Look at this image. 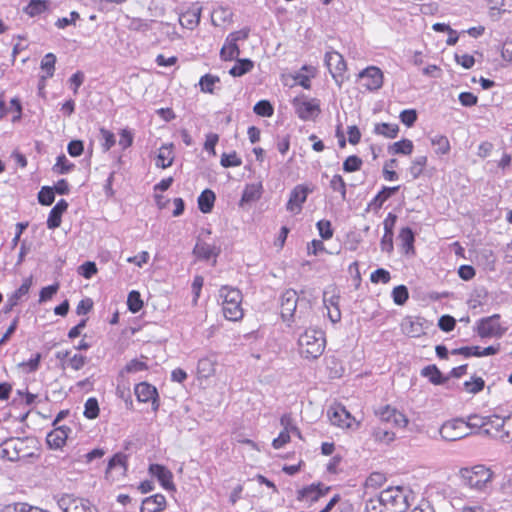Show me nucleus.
Listing matches in <instances>:
<instances>
[{"instance_id": "44", "label": "nucleus", "mask_w": 512, "mask_h": 512, "mask_svg": "<svg viewBox=\"0 0 512 512\" xmlns=\"http://www.w3.org/2000/svg\"><path fill=\"white\" fill-rule=\"evenodd\" d=\"M485 387V381L480 376H473L470 380L463 383V388L468 394H477Z\"/></svg>"}, {"instance_id": "38", "label": "nucleus", "mask_w": 512, "mask_h": 512, "mask_svg": "<svg viewBox=\"0 0 512 512\" xmlns=\"http://www.w3.org/2000/svg\"><path fill=\"white\" fill-rule=\"evenodd\" d=\"M254 68L252 60L244 58L237 59L235 65L229 70V74L233 77H241L250 72Z\"/></svg>"}, {"instance_id": "30", "label": "nucleus", "mask_w": 512, "mask_h": 512, "mask_svg": "<svg viewBox=\"0 0 512 512\" xmlns=\"http://www.w3.org/2000/svg\"><path fill=\"white\" fill-rule=\"evenodd\" d=\"M199 22L200 12L195 9H188L179 16V23L185 29L193 30L198 26Z\"/></svg>"}, {"instance_id": "62", "label": "nucleus", "mask_w": 512, "mask_h": 512, "mask_svg": "<svg viewBox=\"0 0 512 512\" xmlns=\"http://www.w3.org/2000/svg\"><path fill=\"white\" fill-rule=\"evenodd\" d=\"M399 118L405 126L412 127L417 121L418 115L415 109H405L400 113Z\"/></svg>"}, {"instance_id": "31", "label": "nucleus", "mask_w": 512, "mask_h": 512, "mask_svg": "<svg viewBox=\"0 0 512 512\" xmlns=\"http://www.w3.org/2000/svg\"><path fill=\"white\" fill-rule=\"evenodd\" d=\"M215 200V193L210 189H205L201 192L197 200L199 210L204 214L210 213L213 210Z\"/></svg>"}, {"instance_id": "43", "label": "nucleus", "mask_w": 512, "mask_h": 512, "mask_svg": "<svg viewBox=\"0 0 512 512\" xmlns=\"http://www.w3.org/2000/svg\"><path fill=\"white\" fill-rule=\"evenodd\" d=\"M1 512H48L24 502H16L5 505Z\"/></svg>"}, {"instance_id": "29", "label": "nucleus", "mask_w": 512, "mask_h": 512, "mask_svg": "<svg viewBox=\"0 0 512 512\" xmlns=\"http://www.w3.org/2000/svg\"><path fill=\"white\" fill-rule=\"evenodd\" d=\"M399 186L383 187L369 203V207L374 210L380 209L383 204L399 190Z\"/></svg>"}, {"instance_id": "49", "label": "nucleus", "mask_w": 512, "mask_h": 512, "mask_svg": "<svg viewBox=\"0 0 512 512\" xmlns=\"http://www.w3.org/2000/svg\"><path fill=\"white\" fill-rule=\"evenodd\" d=\"M374 441L389 444L394 441L395 433L382 427H377L372 433Z\"/></svg>"}, {"instance_id": "34", "label": "nucleus", "mask_w": 512, "mask_h": 512, "mask_svg": "<svg viewBox=\"0 0 512 512\" xmlns=\"http://www.w3.org/2000/svg\"><path fill=\"white\" fill-rule=\"evenodd\" d=\"M220 82L219 76L207 73L199 79L200 91L205 94H214L216 86L220 84Z\"/></svg>"}, {"instance_id": "45", "label": "nucleus", "mask_w": 512, "mask_h": 512, "mask_svg": "<svg viewBox=\"0 0 512 512\" xmlns=\"http://www.w3.org/2000/svg\"><path fill=\"white\" fill-rule=\"evenodd\" d=\"M428 162L427 156L416 157L409 167V173L413 179H417L423 173Z\"/></svg>"}, {"instance_id": "57", "label": "nucleus", "mask_w": 512, "mask_h": 512, "mask_svg": "<svg viewBox=\"0 0 512 512\" xmlns=\"http://www.w3.org/2000/svg\"><path fill=\"white\" fill-rule=\"evenodd\" d=\"M319 235L323 240H329L333 237L334 230L329 220L322 219L316 223Z\"/></svg>"}, {"instance_id": "16", "label": "nucleus", "mask_w": 512, "mask_h": 512, "mask_svg": "<svg viewBox=\"0 0 512 512\" xmlns=\"http://www.w3.org/2000/svg\"><path fill=\"white\" fill-rule=\"evenodd\" d=\"M293 106L298 117L304 121L317 117L321 112L319 100L316 98L309 100L296 98L293 100Z\"/></svg>"}, {"instance_id": "33", "label": "nucleus", "mask_w": 512, "mask_h": 512, "mask_svg": "<svg viewBox=\"0 0 512 512\" xmlns=\"http://www.w3.org/2000/svg\"><path fill=\"white\" fill-rule=\"evenodd\" d=\"M263 192L261 182L247 184L242 193L241 202L251 203L260 199Z\"/></svg>"}, {"instance_id": "20", "label": "nucleus", "mask_w": 512, "mask_h": 512, "mask_svg": "<svg viewBox=\"0 0 512 512\" xmlns=\"http://www.w3.org/2000/svg\"><path fill=\"white\" fill-rule=\"evenodd\" d=\"M128 470V456L124 453H116L109 460L106 470L107 477L114 478V474L125 476Z\"/></svg>"}, {"instance_id": "64", "label": "nucleus", "mask_w": 512, "mask_h": 512, "mask_svg": "<svg viewBox=\"0 0 512 512\" xmlns=\"http://www.w3.org/2000/svg\"><path fill=\"white\" fill-rule=\"evenodd\" d=\"M343 457L339 454L334 455L326 465V470L330 474H338L342 471Z\"/></svg>"}, {"instance_id": "28", "label": "nucleus", "mask_w": 512, "mask_h": 512, "mask_svg": "<svg viewBox=\"0 0 512 512\" xmlns=\"http://www.w3.org/2000/svg\"><path fill=\"white\" fill-rule=\"evenodd\" d=\"M399 125L396 123L381 122L376 123L373 132L376 135L382 136L387 139H394L398 136Z\"/></svg>"}, {"instance_id": "48", "label": "nucleus", "mask_w": 512, "mask_h": 512, "mask_svg": "<svg viewBox=\"0 0 512 512\" xmlns=\"http://www.w3.org/2000/svg\"><path fill=\"white\" fill-rule=\"evenodd\" d=\"M220 164L224 168L239 167L242 165V159L236 151L223 153L221 155Z\"/></svg>"}, {"instance_id": "37", "label": "nucleus", "mask_w": 512, "mask_h": 512, "mask_svg": "<svg viewBox=\"0 0 512 512\" xmlns=\"http://www.w3.org/2000/svg\"><path fill=\"white\" fill-rule=\"evenodd\" d=\"M325 307L327 308V315L333 323L341 320V311L339 308V296H332L324 300Z\"/></svg>"}, {"instance_id": "59", "label": "nucleus", "mask_w": 512, "mask_h": 512, "mask_svg": "<svg viewBox=\"0 0 512 512\" xmlns=\"http://www.w3.org/2000/svg\"><path fill=\"white\" fill-rule=\"evenodd\" d=\"M55 200V193L53 188L44 186L41 188V190L38 193V201L40 204L49 206L51 205Z\"/></svg>"}, {"instance_id": "54", "label": "nucleus", "mask_w": 512, "mask_h": 512, "mask_svg": "<svg viewBox=\"0 0 512 512\" xmlns=\"http://www.w3.org/2000/svg\"><path fill=\"white\" fill-rule=\"evenodd\" d=\"M127 306L132 313H137L143 308V301L138 291L133 290L128 294Z\"/></svg>"}, {"instance_id": "32", "label": "nucleus", "mask_w": 512, "mask_h": 512, "mask_svg": "<svg viewBox=\"0 0 512 512\" xmlns=\"http://www.w3.org/2000/svg\"><path fill=\"white\" fill-rule=\"evenodd\" d=\"M32 285V277L25 278L20 287L15 290L8 298L9 309L16 306L19 301L29 293Z\"/></svg>"}, {"instance_id": "17", "label": "nucleus", "mask_w": 512, "mask_h": 512, "mask_svg": "<svg viewBox=\"0 0 512 512\" xmlns=\"http://www.w3.org/2000/svg\"><path fill=\"white\" fill-rule=\"evenodd\" d=\"M375 414L382 422L391 423L397 428H405L408 424V419L405 414L391 405H385L379 408Z\"/></svg>"}, {"instance_id": "24", "label": "nucleus", "mask_w": 512, "mask_h": 512, "mask_svg": "<svg viewBox=\"0 0 512 512\" xmlns=\"http://www.w3.org/2000/svg\"><path fill=\"white\" fill-rule=\"evenodd\" d=\"M220 252V246L204 241H198L193 249L194 255L202 260H210L213 258L214 261H216V258L219 256Z\"/></svg>"}, {"instance_id": "53", "label": "nucleus", "mask_w": 512, "mask_h": 512, "mask_svg": "<svg viewBox=\"0 0 512 512\" xmlns=\"http://www.w3.org/2000/svg\"><path fill=\"white\" fill-rule=\"evenodd\" d=\"M302 70L308 72L309 74L308 75L299 74L296 77V81L304 89H310L311 88V78H313L315 76L316 69L312 66L304 65L302 67Z\"/></svg>"}, {"instance_id": "19", "label": "nucleus", "mask_w": 512, "mask_h": 512, "mask_svg": "<svg viewBox=\"0 0 512 512\" xmlns=\"http://www.w3.org/2000/svg\"><path fill=\"white\" fill-rule=\"evenodd\" d=\"M218 361L215 354L201 357L197 362L196 376L198 379H209L216 374Z\"/></svg>"}, {"instance_id": "47", "label": "nucleus", "mask_w": 512, "mask_h": 512, "mask_svg": "<svg viewBox=\"0 0 512 512\" xmlns=\"http://www.w3.org/2000/svg\"><path fill=\"white\" fill-rule=\"evenodd\" d=\"M386 480L387 479L384 473L373 472L367 477L364 485L366 489L376 490L383 486Z\"/></svg>"}, {"instance_id": "5", "label": "nucleus", "mask_w": 512, "mask_h": 512, "mask_svg": "<svg viewBox=\"0 0 512 512\" xmlns=\"http://www.w3.org/2000/svg\"><path fill=\"white\" fill-rule=\"evenodd\" d=\"M471 434H473V429L470 425V416L467 420L450 419L444 422L440 428V435L446 441H457Z\"/></svg>"}, {"instance_id": "63", "label": "nucleus", "mask_w": 512, "mask_h": 512, "mask_svg": "<svg viewBox=\"0 0 512 512\" xmlns=\"http://www.w3.org/2000/svg\"><path fill=\"white\" fill-rule=\"evenodd\" d=\"M219 142V135L216 133H208L204 142V149L212 156H216V145Z\"/></svg>"}, {"instance_id": "7", "label": "nucleus", "mask_w": 512, "mask_h": 512, "mask_svg": "<svg viewBox=\"0 0 512 512\" xmlns=\"http://www.w3.org/2000/svg\"><path fill=\"white\" fill-rule=\"evenodd\" d=\"M250 29L243 28L238 31L231 32L225 39L224 45L220 49V58L222 61H232L240 55L238 46L239 41H244L249 37Z\"/></svg>"}, {"instance_id": "10", "label": "nucleus", "mask_w": 512, "mask_h": 512, "mask_svg": "<svg viewBox=\"0 0 512 512\" xmlns=\"http://www.w3.org/2000/svg\"><path fill=\"white\" fill-rule=\"evenodd\" d=\"M477 334L481 338L501 337L507 331L500 322V315L494 314L482 318L477 323Z\"/></svg>"}, {"instance_id": "6", "label": "nucleus", "mask_w": 512, "mask_h": 512, "mask_svg": "<svg viewBox=\"0 0 512 512\" xmlns=\"http://www.w3.org/2000/svg\"><path fill=\"white\" fill-rule=\"evenodd\" d=\"M499 415L482 416L478 414L470 415V425L473 434L484 435L499 440Z\"/></svg>"}, {"instance_id": "23", "label": "nucleus", "mask_w": 512, "mask_h": 512, "mask_svg": "<svg viewBox=\"0 0 512 512\" xmlns=\"http://www.w3.org/2000/svg\"><path fill=\"white\" fill-rule=\"evenodd\" d=\"M167 500L163 494L156 493L142 500L140 512H163L166 509Z\"/></svg>"}, {"instance_id": "1", "label": "nucleus", "mask_w": 512, "mask_h": 512, "mask_svg": "<svg viewBox=\"0 0 512 512\" xmlns=\"http://www.w3.org/2000/svg\"><path fill=\"white\" fill-rule=\"evenodd\" d=\"M407 496L400 486L388 487L377 497L370 498L365 505L366 512H406Z\"/></svg>"}, {"instance_id": "21", "label": "nucleus", "mask_w": 512, "mask_h": 512, "mask_svg": "<svg viewBox=\"0 0 512 512\" xmlns=\"http://www.w3.org/2000/svg\"><path fill=\"white\" fill-rule=\"evenodd\" d=\"M71 429L68 426L62 425L54 428L47 434L46 442L50 448L61 449L65 446Z\"/></svg>"}, {"instance_id": "40", "label": "nucleus", "mask_w": 512, "mask_h": 512, "mask_svg": "<svg viewBox=\"0 0 512 512\" xmlns=\"http://www.w3.org/2000/svg\"><path fill=\"white\" fill-rule=\"evenodd\" d=\"M432 146L435 147V153L439 156L449 154L451 145L449 139L445 135H436L431 139Z\"/></svg>"}, {"instance_id": "35", "label": "nucleus", "mask_w": 512, "mask_h": 512, "mask_svg": "<svg viewBox=\"0 0 512 512\" xmlns=\"http://www.w3.org/2000/svg\"><path fill=\"white\" fill-rule=\"evenodd\" d=\"M56 56L53 53H47L41 61V69L44 74L41 76L42 87L45 85V80L53 77L55 72Z\"/></svg>"}, {"instance_id": "13", "label": "nucleus", "mask_w": 512, "mask_h": 512, "mask_svg": "<svg viewBox=\"0 0 512 512\" xmlns=\"http://www.w3.org/2000/svg\"><path fill=\"white\" fill-rule=\"evenodd\" d=\"M148 472L152 477H155L160 486L168 492H176V485L174 483V476L170 469L162 464L153 463L148 467Z\"/></svg>"}, {"instance_id": "2", "label": "nucleus", "mask_w": 512, "mask_h": 512, "mask_svg": "<svg viewBox=\"0 0 512 512\" xmlns=\"http://www.w3.org/2000/svg\"><path fill=\"white\" fill-rule=\"evenodd\" d=\"M463 484L469 489L485 491L494 479L492 469L484 464L464 467L459 470Z\"/></svg>"}, {"instance_id": "36", "label": "nucleus", "mask_w": 512, "mask_h": 512, "mask_svg": "<svg viewBox=\"0 0 512 512\" xmlns=\"http://www.w3.org/2000/svg\"><path fill=\"white\" fill-rule=\"evenodd\" d=\"M499 440L502 442L512 441V415L499 416Z\"/></svg>"}, {"instance_id": "4", "label": "nucleus", "mask_w": 512, "mask_h": 512, "mask_svg": "<svg viewBox=\"0 0 512 512\" xmlns=\"http://www.w3.org/2000/svg\"><path fill=\"white\" fill-rule=\"evenodd\" d=\"M326 347L324 332L316 329L305 330L298 339L299 353L306 359L319 358Z\"/></svg>"}, {"instance_id": "58", "label": "nucleus", "mask_w": 512, "mask_h": 512, "mask_svg": "<svg viewBox=\"0 0 512 512\" xmlns=\"http://www.w3.org/2000/svg\"><path fill=\"white\" fill-rule=\"evenodd\" d=\"M391 280V274L384 268H378L370 275V281L374 284L383 283L387 284Z\"/></svg>"}, {"instance_id": "3", "label": "nucleus", "mask_w": 512, "mask_h": 512, "mask_svg": "<svg viewBox=\"0 0 512 512\" xmlns=\"http://www.w3.org/2000/svg\"><path fill=\"white\" fill-rule=\"evenodd\" d=\"M219 298L221 300L223 315L227 320L236 322L243 318V295L238 288L228 285L222 286L219 290Z\"/></svg>"}, {"instance_id": "39", "label": "nucleus", "mask_w": 512, "mask_h": 512, "mask_svg": "<svg viewBox=\"0 0 512 512\" xmlns=\"http://www.w3.org/2000/svg\"><path fill=\"white\" fill-rule=\"evenodd\" d=\"M413 149H414L413 142L410 139L404 138L397 142H394L389 147V153L410 155V154H412Z\"/></svg>"}, {"instance_id": "11", "label": "nucleus", "mask_w": 512, "mask_h": 512, "mask_svg": "<svg viewBox=\"0 0 512 512\" xmlns=\"http://www.w3.org/2000/svg\"><path fill=\"white\" fill-rule=\"evenodd\" d=\"M330 490L331 487L326 486L322 482L312 483L297 491V500L312 505L326 496Z\"/></svg>"}, {"instance_id": "56", "label": "nucleus", "mask_w": 512, "mask_h": 512, "mask_svg": "<svg viewBox=\"0 0 512 512\" xmlns=\"http://www.w3.org/2000/svg\"><path fill=\"white\" fill-rule=\"evenodd\" d=\"M73 168L74 164L71 163L64 154H62L57 157L53 170L58 174H66Z\"/></svg>"}, {"instance_id": "55", "label": "nucleus", "mask_w": 512, "mask_h": 512, "mask_svg": "<svg viewBox=\"0 0 512 512\" xmlns=\"http://www.w3.org/2000/svg\"><path fill=\"white\" fill-rule=\"evenodd\" d=\"M253 111L261 117H271L274 114V108L268 100L258 101L254 105Z\"/></svg>"}, {"instance_id": "27", "label": "nucleus", "mask_w": 512, "mask_h": 512, "mask_svg": "<svg viewBox=\"0 0 512 512\" xmlns=\"http://www.w3.org/2000/svg\"><path fill=\"white\" fill-rule=\"evenodd\" d=\"M50 0H30L23 8L24 14L30 18L41 16L50 11Z\"/></svg>"}, {"instance_id": "42", "label": "nucleus", "mask_w": 512, "mask_h": 512, "mask_svg": "<svg viewBox=\"0 0 512 512\" xmlns=\"http://www.w3.org/2000/svg\"><path fill=\"white\" fill-rule=\"evenodd\" d=\"M65 512H94V507L84 499H71L65 508Z\"/></svg>"}, {"instance_id": "22", "label": "nucleus", "mask_w": 512, "mask_h": 512, "mask_svg": "<svg viewBox=\"0 0 512 512\" xmlns=\"http://www.w3.org/2000/svg\"><path fill=\"white\" fill-rule=\"evenodd\" d=\"M71 352L68 350L58 351L56 358L61 362L62 366H68L71 369L78 371L82 369L87 363V357L82 354H74L70 356Z\"/></svg>"}, {"instance_id": "14", "label": "nucleus", "mask_w": 512, "mask_h": 512, "mask_svg": "<svg viewBox=\"0 0 512 512\" xmlns=\"http://www.w3.org/2000/svg\"><path fill=\"white\" fill-rule=\"evenodd\" d=\"M359 78L363 80V87L368 91L379 90L384 83V75L377 66H368L359 73Z\"/></svg>"}, {"instance_id": "26", "label": "nucleus", "mask_w": 512, "mask_h": 512, "mask_svg": "<svg viewBox=\"0 0 512 512\" xmlns=\"http://www.w3.org/2000/svg\"><path fill=\"white\" fill-rule=\"evenodd\" d=\"M400 247L406 256H414L416 253L414 242L415 236L411 228H402L399 232Z\"/></svg>"}, {"instance_id": "52", "label": "nucleus", "mask_w": 512, "mask_h": 512, "mask_svg": "<svg viewBox=\"0 0 512 512\" xmlns=\"http://www.w3.org/2000/svg\"><path fill=\"white\" fill-rule=\"evenodd\" d=\"M330 187L333 191L339 192L343 200L346 199L347 185L341 175L335 174L332 176L330 180Z\"/></svg>"}, {"instance_id": "18", "label": "nucleus", "mask_w": 512, "mask_h": 512, "mask_svg": "<svg viewBox=\"0 0 512 512\" xmlns=\"http://www.w3.org/2000/svg\"><path fill=\"white\" fill-rule=\"evenodd\" d=\"M298 294L293 289H288L283 292L280 298V314L285 322L293 321L294 314L297 308Z\"/></svg>"}, {"instance_id": "41", "label": "nucleus", "mask_w": 512, "mask_h": 512, "mask_svg": "<svg viewBox=\"0 0 512 512\" xmlns=\"http://www.w3.org/2000/svg\"><path fill=\"white\" fill-rule=\"evenodd\" d=\"M421 375L428 378L429 381L434 385L443 384L445 378L442 376L441 371L436 365H428L421 371Z\"/></svg>"}, {"instance_id": "50", "label": "nucleus", "mask_w": 512, "mask_h": 512, "mask_svg": "<svg viewBox=\"0 0 512 512\" xmlns=\"http://www.w3.org/2000/svg\"><path fill=\"white\" fill-rule=\"evenodd\" d=\"M363 160L357 155L348 156L342 165V169L346 173L359 171L362 168Z\"/></svg>"}, {"instance_id": "60", "label": "nucleus", "mask_w": 512, "mask_h": 512, "mask_svg": "<svg viewBox=\"0 0 512 512\" xmlns=\"http://www.w3.org/2000/svg\"><path fill=\"white\" fill-rule=\"evenodd\" d=\"M40 361H41V354L40 353H36L34 355V357L29 359L28 361H23V362L19 363L18 366L24 372L31 373V372L36 371L39 368Z\"/></svg>"}, {"instance_id": "51", "label": "nucleus", "mask_w": 512, "mask_h": 512, "mask_svg": "<svg viewBox=\"0 0 512 512\" xmlns=\"http://www.w3.org/2000/svg\"><path fill=\"white\" fill-rule=\"evenodd\" d=\"M409 298V291L405 285H398L392 290V299L396 305H404Z\"/></svg>"}, {"instance_id": "12", "label": "nucleus", "mask_w": 512, "mask_h": 512, "mask_svg": "<svg viewBox=\"0 0 512 512\" xmlns=\"http://www.w3.org/2000/svg\"><path fill=\"white\" fill-rule=\"evenodd\" d=\"M314 187L306 184L296 185L290 192L289 199L286 203V209L294 214H298L302 210L303 204L306 202L308 194L313 192Z\"/></svg>"}, {"instance_id": "25", "label": "nucleus", "mask_w": 512, "mask_h": 512, "mask_svg": "<svg viewBox=\"0 0 512 512\" xmlns=\"http://www.w3.org/2000/svg\"><path fill=\"white\" fill-rule=\"evenodd\" d=\"M174 146L172 143L162 145L157 152L155 165L158 168L166 169L174 162Z\"/></svg>"}, {"instance_id": "46", "label": "nucleus", "mask_w": 512, "mask_h": 512, "mask_svg": "<svg viewBox=\"0 0 512 512\" xmlns=\"http://www.w3.org/2000/svg\"><path fill=\"white\" fill-rule=\"evenodd\" d=\"M99 412L98 400L95 397L88 398L84 404V416L87 419L93 420L99 416Z\"/></svg>"}, {"instance_id": "15", "label": "nucleus", "mask_w": 512, "mask_h": 512, "mask_svg": "<svg viewBox=\"0 0 512 512\" xmlns=\"http://www.w3.org/2000/svg\"><path fill=\"white\" fill-rule=\"evenodd\" d=\"M134 394L138 402L151 403L153 410L157 411L159 408V394L155 386L148 382H140L134 387Z\"/></svg>"}, {"instance_id": "9", "label": "nucleus", "mask_w": 512, "mask_h": 512, "mask_svg": "<svg viewBox=\"0 0 512 512\" xmlns=\"http://www.w3.org/2000/svg\"><path fill=\"white\" fill-rule=\"evenodd\" d=\"M327 416L332 425L341 429H353L360 425L355 417L352 416V414L341 403L332 404L327 411Z\"/></svg>"}, {"instance_id": "8", "label": "nucleus", "mask_w": 512, "mask_h": 512, "mask_svg": "<svg viewBox=\"0 0 512 512\" xmlns=\"http://www.w3.org/2000/svg\"><path fill=\"white\" fill-rule=\"evenodd\" d=\"M324 62L336 84L341 87L346 79L348 69L343 55L335 50L327 51Z\"/></svg>"}, {"instance_id": "61", "label": "nucleus", "mask_w": 512, "mask_h": 512, "mask_svg": "<svg viewBox=\"0 0 512 512\" xmlns=\"http://www.w3.org/2000/svg\"><path fill=\"white\" fill-rule=\"evenodd\" d=\"M146 370H148L147 363L140 359H132L124 367L126 373H136Z\"/></svg>"}]
</instances>
